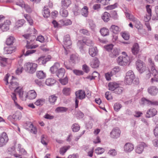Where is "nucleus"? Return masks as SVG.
<instances>
[{"mask_svg": "<svg viewBox=\"0 0 158 158\" xmlns=\"http://www.w3.org/2000/svg\"><path fill=\"white\" fill-rule=\"evenodd\" d=\"M136 68L139 73H142L145 71L148 73L146 74V78H149L151 76V73L147 67H146L145 64L142 61L140 60H138L136 62Z\"/></svg>", "mask_w": 158, "mask_h": 158, "instance_id": "1", "label": "nucleus"}, {"mask_svg": "<svg viewBox=\"0 0 158 158\" xmlns=\"http://www.w3.org/2000/svg\"><path fill=\"white\" fill-rule=\"evenodd\" d=\"M5 81L6 82V85L9 83V86L10 89L16 88L19 87V84L17 82V79L13 76H11L9 74H7L6 76Z\"/></svg>", "mask_w": 158, "mask_h": 158, "instance_id": "2", "label": "nucleus"}, {"mask_svg": "<svg viewBox=\"0 0 158 158\" xmlns=\"http://www.w3.org/2000/svg\"><path fill=\"white\" fill-rule=\"evenodd\" d=\"M148 63L151 66V73L153 77L151 79V82L153 83L154 82H158V71L155 69L154 62L152 61V59L149 58L148 60Z\"/></svg>", "mask_w": 158, "mask_h": 158, "instance_id": "3", "label": "nucleus"}, {"mask_svg": "<svg viewBox=\"0 0 158 158\" xmlns=\"http://www.w3.org/2000/svg\"><path fill=\"white\" fill-rule=\"evenodd\" d=\"M125 15L127 18L130 20L133 21L135 23V27L138 30H141L143 28V26L140 21L135 18L134 16L128 12H126Z\"/></svg>", "mask_w": 158, "mask_h": 158, "instance_id": "4", "label": "nucleus"}, {"mask_svg": "<svg viewBox=\"0 0 158 158\" xmlns=\"http://www.w3.org/2000/svg\"><path fill=\"white\" fill-rule=\"evenodd\" d=\"M38 65L35 63L27 62L25 63L24 65L25 70L30 73H33L36 70Z\"/></svg>", "mask_w": 158, "mask_h": 158, "instance_id": "5", "label": "nucleus"}, {"mask_svg": "<svg viewBox=\"0 0 158 158\" xmlns=\"http://www.w3.org/2000/svg\"><path fill=\"white\" fill-rule=\"evenodd\" d=\"M135 78L134 73L131 70L128 71L126 73L125 82L128 85L131 84Z\"/></svg>", "mask_w": 158, "mask_h": 158, "instance_id": "6", "label": "nucleus"}, {"mask_svg": "<svg viewBox=\"0 0 158 158\" xmlns=\"http://www.w3.org/2000/svg\"><path fill=\"white\" fill-rule=\"evenodd\" d=\"M63 42L64 45L63 47L65 51V55H67L68 54V52L65 48H70L72 45V42L69 35H67L64 36Z\"/></svg>", "mask_w": 158, "mask_h": 158, "instance_id": "7", "label": "nucleus"}, {"mask_svg": "<svg viewBox=\"0 0 158 158\" xmlns=\"http://www.w3.org/2000/svg\"><path fill=\"white\" fill-rule=\"evenodd\" d=\"M23 91L21 87H17L15 90L14 92L13 93H15L16 95H18L19 96V98L22 100H26V96L25 94H24Z\"/></svg>", "mask_w": 158, "mask_h": 158, "instance_id": "8", "label": "nucleus"}, {"mask_svg": "<svg viewBox=\"0 0 158 158\" xmlns=\"http://www.w3.org/2000/svg\"><path fill=\"white\" fill-rule=\"evenodd\" d=\"M48 41L42 35H40V42L43 43V44H40V48L43 52H46L49 51V49L47 47L46 43Z\"/></svg>", "mask_w": 158, "mask_h": 158, "instance_id": "9", "label": "nucleus"}, {"mask_svg": "<svg viewBox=\"0 0 158 158\" xmlns=\"http://www.w3.org/2000/svg\"><path fill=\"white\" fill-rule=\"evenodd\" d=\"M129 60V56L127 55L118 58V62L119 65L124 66L127 64Z\"/></svg>", "mask_w": 158, "mask_h": 158, "instance_id": "10", "label": "nucleus"}, {"mask_svg": "<svg viewBox=\"0 0 158 158\" xmlns=\"http://www.w3.org/2000/svg\"><path fill=\"white\" fill-rule=\"evenodd\" d=\"M8 138L6 134L3 132L0 136V147L5 145L7 143Z\"/></svg>", "mask_w": 158, "mask_h": 158, "instance_id": "11", "label": "nucleus"}, {"mask_svg": "<svg viewBox=\"0 0 158 158\" xmlns=\"http://www.w3.org/2000/svg\"><path fill=\"white\" fill-rule=\"evenodd\" d=\"M121 131L117 127L114 128L110 133V136L113 139H117L119 137L120 135Z\"/></svg>", "mask_w": 158, "mask_h": 158, "instance_id": "12", "label": "nucleus"}, {"mask_svg": "<svg viewBox=\"0 0 158 158\" xmlns=\"http://www.w3.org/2000/svg\"><path fill=\"white\" fill-rule=\"evenodd\" d=\"M150 5H147L146 6L147 11L148 13V15H146L144 17L143 20L145 23L148 22L150 19L151 17L152 16V10L150 8Z\"/></svg>", "mask_w": 158, "mask_h": 158, "instance_id": "13", "label": "nucleus"}, {"mask_svg": "<svg viewBox=\"0 0 158 158\" xmlns=\"http://www.w3.org/2000/svg\"><path fill=\"white\" fill-rule=\"evenodd\" d=\"M12 62L10 59L5 58L0 56V63L2 66H5L10 64Z\"/></svg>", "mask_w": 158, "mask_h": 158, "instance_id": "14", "label": "nucleus"}, {"mask_svg": "<svg viewBox=\"0 0 158 158\" xmlns=\"http://www.w3.org/2000/svg\"><path fill=\"white\" fill-rule=\"evenodd\" d=\"M10 24V21L6 20L4 23L0 24V28L3 31H6L9 30Z\"/></svg>", "mask_w": 158, "mask_h": 158, "instance_id": "15", "label": "nucleus"}, {"mask_svg": "<svg viewBox=\"0 0 158 158\" xmlns=\"http://www.w3.org/2000/svg\"><path fill=\"white\" fill-rule=\"evenodd\" d=\"M26 98H28L29 99H33L35 98L37 96V94L35 91L34 90H31L29 91L27 94Z\"/></svg>", "mask_w": 158, "mask_h": 158, "instance_id": "16", "label": "nucleus"}, {"mask_svg": "<svg viewBox=\"0 0 158 158\" xmlns=\"http://www.w3.org/2000/svg\"><path fill=\"white\" fill-rule=\"evenodd\" d=\"M148 93L152 95L155 96L158 93V89L154 86H151L148 89Z\"/></svg>", "mask_w": 158, "mask_h": 158, "instance_id": "17", "label": "nucleus"}, {"mask_svg": "<svg viewBox=\"0 0 158 158\" xmlns=\"http://www.w3.org/2000/svg\"><path fill=\"white\" fill-rule=\"evenodd\" d=\"M75 95L77 98L80 99H83L85 98V92L83 90H80L75 92Z\"/></svg>", "mask_w": 158, "mask_h": 158, "instance_id": "18", "label": "nucleus"}, {"mask_svg": "<svg viewBox=\"0 0 158 158\" xmlns=\"http://www.w3.org/2000/svg\"><path fill=\"white\" fill-rule=\"evenodd\" d=\"M21 113L19 111H16L12 116H9V119H13L14 121L19 120L21 118Z\"/></svg>", "mask_w": 158, "mask_h": 158, "instance_id": "19", "label": "nucleus"}, {"mask_svg": "<svg viewBox=\"0 0 158 158\" xmlns=\"http://www.w3.org/2000/svg\"><path fill=\"white\" fill-rule=\"evenodd\" d=\"M89 52L91 56L94 57L97 55L98 51L96 47L91 46L89 49Z\"/></svg>", "mask_w": 158, "mask_h": 158, "instance_id": "20", "label": "nucleus"}, {"mask_svg": "<svg viewBox=\"0 0 158 158\" xmlns=\"http://www.w3.org/2000/svg\"><path fill=\"white\" fill-rule=\"evenodd\" d=\"M157 111L154 108H151L147 112L146 116L147 118H150L156 114Z\"/></svg>", "mask_w": 158, "mask_h": 158, "instance_id": "21", "label": "nucleus"}, {"mask_svg": "<svg viewBox=\"0 0 158 158\" xmlns=\"http://www.w3.org/2000/svg\"><path fill=\"white\" fill-rule=\"evenodd\" d=\"M11 96L12 99L14 101V103L16 107L19 110H22L23 109V107L21 106L16 101V100H17V98L16 97V95L15 94L12 93V95H11Z\"/></svg>", "mask_w": 158, "mask_h": 158, "instance_id": "22", "label": "nucleus"}, {"mask_svg": "<svg viewBox=\"0 0 158 158\" xmlns=\"http://www.w3.org/2000/svg\"><path fill=\"white\" fill-rule=\"evenodd\" d=\"M27 128L30 130V131L34 134H36L37 132V129L35 127L33 126L32 124L31 123H28L27 124Z\"/></svg>", "mask_w": 158, "mask_h": 158, "instance_id": "23", "label": "nucleus"}, {"mask_svg": "<svg viewBox=\"0 0 158 158\" xmlns=\"http://www.w3.org/2000/svg\"><path fill=\"white\" fill-rule=\"evenodd\" d=\"M59 24L62 26H68L71 25L72 21L69 19H62L59 21Z\"/></svg>", "mask_w": 158, "mask_h": 158, "instance_id": "24", "label": "nucleus"}, {"mask_svg": "<svg viewBox=\"0 0 158 158\" xmlns=\"http://www.w3.org/2000/svg\"><path fill=\"white\" fill-rule=\"evenodd\" d=\"M90 65L93 68L98 67L99 66V61L98 59L96 57L94 58L91 62Z\"/></svg>", "mask_w": 158, "mask_h": 158, "instance_id": "25", "label": "nucleus"}, {"mask_svg": "<svg viewBox=\"0 0 158 158\" xmlns=\"http://www.w3.org/2000/svg\"><path fill=\"white\" fill-rule=\"evenodd\" d=\"M26 151L24 149H19L18 150V152L14 154L13 156L15 157H19L22 155H25L26 154Z\"/></svg>", "mask_w": 158, "mask_h": 158, "instance_id": "26", "label": "nucleus"}, {"mask_svg": "<svg viewBox=\"0 0 158 158\" xmlns=\"http://www.w3.org/2000/svg\"><path fill=\"white\" fill-rule=\"evenodd\" d=\"M139 50V46L138 44L137 43L134 44L131 48L132 53L134 55H136L138 53Z\"/></svg>", "mask_w": 158, "mask_h": 158, "instance_id": "27", "label": "nucleus"}, {"mask_svg": "<svg viewBox=\"0 0 158 158\" xmlns=\"http://www.w3.org/2000/svg\"><path fill=\"white\" fill-rule=\"evenodd\" d=\"M65 73V69L63 68H61L59 69L58 70L56 73V75L60 79H62L64 77Z\"/></svg>", "mask_w": 158, "mask_h": 158, "instance_id": "28", "label": "nucleus"}, {"mask_svg": "<svg viewBox=\"0 0 158 158\" xmlns=\"http://www.w3.org/2000/svg\"><path fill=\"white\" fill-rule=\"evenodd\" d=\"M79 61V59L77 56L75 54L72 55L70 56V62L73 63L75 64L78 63Z\"/></svg>", "mask_w": 158, "mask_h": 158, "instance_id": "29", "label": "nucleus"}, {"mask_svg": "<svg viewBox=\"0 0 158 158\" xmlns=\"http://www.w3.org/2000/svg\"><path fill=\"white\" fill-rule=\"evenodd\" d=\"M71 2L70 0H64L61 1L62 7L64 8H67L71 4Z\"/></svg>", "mask_w": 158, "mask_h": 158, "instance_id": "30", "label": "nucleus"}, {"mask_svg": "<svg viewBox=\"0 0 158 158\" xmlns=\"http://www.w3.org/2000/svg\"><path fill=\"white\" fill-rule=\"evenodd\" d=\"M119 50L117 48H114L112 50L110 56L111 57H115L119 55Z\"/></svg>", "mask_w": 158, "mask_h": 158, "instance_id": "31", "label": "nucleus"}, {"mask_svg": "<svg viewBox=\"0 0 158 158\" xmlns=\"http://www.w3.org/2000/svg\"><path fill=\"white\" fill-rule=\"evenodd\" d=\"M118 86L117 83L115 82H110L108 84L109 89L112 91H114Z\"/></svg>", "mask_w": 158, "mask_h": 158, "instance_id": "32", "label": "nucleus"}, {"mask_svg": "<svg viewBox=\"0 0 158 158\" xmlns=\"http://www.w3.org/2000/svg\"><path fill=\"white\" fill-rule=\"evenodd\" d=\"M110 17V14L107 12H105L102 16V18L105 22H107L109 20Z\"/></svg>", "mask_w": 158, "mask_h": 158, "instance_id": "33", "label": "nucleus"}, {"mask_svg": "<svg viewBox=\"0 0 158 158\" xmlns=\"http://www.w3.org/2000/svg\"><path fill=\"white\" fill-rule=\"evenodd\" d=\"M57 97L55 95H52L49 96L48 100L50 103L52 105L55 104L56 101Z\"/></svg>", "mask_w": 158, "mask_h": 158, "instance_id": "34", "label": "nucleus"}, {"mask_svg": "<svg viewBox=\"0 0 158 158\" xmlns=\"http://www.w3.org/2000/svg\"><path fill=\"white\" fill-rule=\"evenodd\" d=\"M15 47H6L4 48V52L6 54H10L12 53L15 49Z\"/></svg>", "mask_w": 158, "mask_h": 158, "instance_id": "35", "label": "nucleus"}, {"mask_svg": "<svg viewBox=\"0 0 158 158\" xmlns=\"http://www.w3.org/2000/svg\"><path fill=\"white\" fill-rule=\"evenodd\" d=\"M56 82V80L52 78L47 79L45 82L46 84L48 86H52Z\"/></svg>", "mask_w": 158, "mask_h": 158, "instance_id": "36", "label": "nucleus"}, {"mask_svg": "<svg viewBox=\"0 0 158 158\" xmlns=\"http://www.w3.org/2000/svg\"><path fill=\"white\" fill-rule=\"evenodd\" d=\"M89 13L88 8L86 6H84L82 8L81 10V14L84 17H87Z\"/></svg>", "mask_w": 158, "mask_h": 158, "instance_id": "37", "label": "nucleus"}, {"mask_svg": "<svg viewBox=\"0 0 158 158\" xmlns=\"http://www.w3.org/2000/svg\"><path fill=\"white\" fill-rule=\"evenodd\" d=\"M14 40L15 38L13 37L10 36L6 39V44L7 45H11L14 43Z\"/></svg>", "mask_w": 158, "mask_h": 158, "instance_id": "38", "label": "nucleus"}, {"mask_svg": "<svg viewBox=\"0 0 158 158\" xmlns=\"http://www.w3.org/2000/svg\"><path fill=\"white\" fill-rule=\"evenodd\" d=\"M43 14L44 17L45 18H48L50 16V12L47 7H44Z\"/></svg>", "mask_w": 158, "mask_h": 158, "instance_id": "39", "label": "nucleus"}, {"mask_svg": "<svg viewBox=\"0 0 158 158\" xmlns=\"http://www.w3.org/2000/svg\"><path fill=\"white\" fill-rule=\"evenodd\" d=\"M71 128L73 132H77L79 130L80 127L77 123H74L72 126Z\"/></svg>", "mask_w": 158, "mask_h": 158, "instance_id": "40", "label": "nucleus"}, {"mask_svg": "<svg viewBox=\"0 0 158 158\" xmlns=\"http://www.w3.org/2000/svg\"><path fill=\"white\" fill-rule=\"evenodd\" d=\"M60 14L62 17H66L68 15V11L65 9V8H62L60 11Z\"/></svg>", "mask_w": 158, "mask_h": 158, "instance_id": "41", "label": "nucleus"}, {"mask_svg": "<svg viewBox=\"0 0 158 158\" xmlns=\"http://www.w3.org/2000/svg\"><path fill=\"white\" fill-rule=\"evenodd\" d=\"M25 22V21L24 19H21L16 22L15 27V29H17L19 27L22 26Z\"/></svg>", "mask_w": 158, "mask_h": 158, "instance_id": "42", "label": "nucleus"}, {"mask_svg": "<svg viewBox=\"0 0 158 158\" xmlns=\"http://www.w3.org/2000/svg\"><path fill=\"white\" fill-rule=\"evenodd\" d=\"M110 30L113 33L117 34L119 31V28L117 26L112 25L110 27Z\"/></svg>", "mask_w": 158, "mask_h": 158, "instance_id": "43", "label": "nucleus"}, {"mask_svg": "<svg viewBox=\"0 0 158 158\" xmlns=\"http://www.w3.org/2000/svg\"><path fill=\"white\" fill-rule=\"evenodd\" d=\"M36 51L35 50H30L27 51L25 52V49L23 51V55L25 56H28L35 52Z\"/></svg>", "mask_w": 158, "mask_h": 158, "instance_id": "44", "label": "nucleus"}, {"mask_svg": "<svg viewBox=\"0 0 158 158\" xmlns=\"http://www.w3.org/2000/svg\"><path fill=\"white\" fill-rule=\"evenodd\" d=\"M101 35L103 36H106L109 35V31L106 28H102L100 31Z\"/></svg>", "mask_w": 158, "mask_h": 158, "instance_id": "45", "label": "nucleus"}, {"mask_svg": "<svg viewBox=\"0 0 158 158\" xmlns=\"http://www.w3.org/2000/svg\"><path fill=\"white\" fill-rule=\"evenodd\" d=\"M71 89L69 88L64 87L63 88L62 92L65 95H69L71 92Z\"/></svg>", "mask_w": 158, "mask_h": 158, "instance_id": "46", "label": "nucleus"}, {"mask_svg": "<svg viewBox=\"0 0 158 158\" xmlns=\"http://www.w3.org/2000/svg\"><path fill=\"white\" fill-rule=\"evenodd\" d=\"M83 43H85L88 46H90L93 44V42L89 38H85L82 40Z\"/></svg>", "mask_w": 158, "mask_h": 158, "instance_id": "47", "label": "nucleus"}, {"mask_svg": "<svg viewBox=\"0 0 158 158\" xmlns=\"http://www.w3.org/2000/svg\"><path fill=\"white\" fill-rule=\"evenodd\" d=\"M68 110V108L63 107H57L55 110V111L58 112H63L66 111Z\"/></svg>", "mask_w": 158, "mask_h": 158, "instance_id": "48", "label": "nucleus"}, {"mask_svg": "<svg viewBox=\"0 0 158 158\" xmlns=\"http://www.w3.org/2000/svg\"><path fill=\"white\" fill-rule=\"evenodd\" d=\"M24 16L30 25H33V20L30 15H25Z\"/></svg>", "mask_w": 158, "mask_h": 158, "instance_id": "49", "label": "nucleus"}, {"mask_svg": "<svg viewBox=\"0 0 158 158\" xmlns=\"http://www.w3.org/2000/svg\"><path fill=\"white\" fill-rule=\"evenodd\" d=\"M50 57H46L45 58V56H42L40 57V60H42V64H45L47 62L49 61L50 59Z\"/></svg>", "mask_w": 158, "mask_h": 158, "instance_id": "50", "label": "nucleus"}, {"mask_svg": "<svg viewBox=\"0 0 158 158\" xmlns=\"http://www.w3.org/2000/svg\"><path fill=\"white\" fill-rule=\"evenodd\" d=\"M38 46L39 45H38L30 44L28 43V41H27V43L26 45V47L27 49H34L38 47Z\"/></svg>", "mask_w": 158, "mask_h": 158, "instance_id": "51", "label": "nucleus"}, {"mask_svg": "<svg viewBox=\"0 0 158 158\" xmlns=\"http://www.w3.org/2000/svg\"><path fill=\"white\" fill-rule=\"evenodd\" d=\"M23 36L27 40H30L31 41L35 38V36L30 35L29 34H24L23 35Z\"/></svg>", "mask_w": 158, "mask_h": 158, "instance_id": "52", "label": "nucleus"}, {"mask_svg": "<svg viewBox=\"0 0 158 158\" xmlns=\"http://www.w3.org/2000/svg\"><path fill=\"white\" fill-rule=\"evenodd\" d=\"M155 12L156 15H154L152 17L153 20H158V6H156L155 7Z\"/></svg>", "mask_w": 158, "mask_h": 158, "instance_id": "53", "label": "nucleus"}, {"mask_svg": "<svg viewBox=\"0 0 158 158\" xmlns=\"http://www.w3.org/2000/svg\"><path fill=\"white\" fill-rule=\"evenodd\" d=\"M40 71H38L36 73V75L35 77V82L37 84L39 85L40 84L39 79H40Z\"/></svg>", "mask_w": 158, "mask_h": 158, "instance_id": "54", "label": "nucleus"}, {"mask_svg": "<svg viewBox=\"0 0 158 158\" xmlns=\"http://www.w3.org/2000/svg\"><path fill=\"white\" fill-rule=\"evenodd\" d=\"M73 73L76 75L80 76L84 74L83 72L81 70L74 69L73 70Z\"/></svg>", "mask_w": 158, "mask_h": 158, "instance_id": "55", "label": "nucleus"}, {"mask_svg": "<svg viewBox=\"0 0 158 158\" xmlns=\"http://www.w3.org/2000/svg\"><path fill=\"white\" fill-rule=\"evenodd\" d=\"M122 36L125 40H128L129 39V34L125 32H124L121 33Z\"/></svg>", "mask_w": 158, "mask_h": 158, "instance_id": "56", "label": "nucleus"}, {"mask_svg": "<svg viewBox=\"0 0 158 158\" xmlns=\"http://www.w3.org/2000/svg\"><path fill=\"white\" fill-rule=\"evenodd\" d=\"M120 68L118 66H116L111 71V73H112L113 75L115 74L116 73L120 71Z\"/></svg>", "mask_w": 158, "mask_h": 158, "instance_id": "57", "label": "nucleus"}, {"mask_svg": "<svg viewBox=\"0 0 158 158\" xmlns=\"http://www.w3.org/2000/svg\"><path fill=\"white\" fill-rule=\"evenodd\" d=\"M141 101L142 102V104H150L151 103H152V101L144 98H142Z\"/></svg>", "mask_w": 158, "mask_h": 158, "instance_id": "58", "label": "nucleus"}, {"mask_svg": "<svg viewBox=\"0 0 158 158\" xmlns=\"http://www.w3.org/2000/svg\"><path fill=\"white\" fill-rule=\"evenodd\" d=\"M148 147V145L143 142H140L138 145V148H144Z\"/></svg>", "mask_w": 158, "mask_h": 158, "instance_id": "59", "label": "nucleus"}, {"mask_svg": "<svg viewBox=\"0 0 158 158\" xmlns=\"http://www.w3.org/2000/svg\"><path fill=\"white\" fill-rule=\"evenodd\" d=\"M95 152L97 154H101L105 151V149H95Z\"/></svg>", "mask_w": 158, "mask_h": 158, "instance_id": "60", "label": "nucleus"}, {"mask_svg": "<svg viewBox=\"0 0 158 158\" xmlns=\"http://www.w3.org/2000/svg\"><path fill=\"white\" fill-rule=\"evenodd\" d=\"M122 107L121 105L119 103H116L114 106V109L115 110L118 111Z\"/></svg>", "mask_w": 158, "mask_h": 158, "instance_id": "61", "label": "nucleus"}, {"mask_svg": "<svg viewBox=\"0 0 158 158\" xmlns=\"http://www.w3.org/2000/svg\"><path fill=\"white\" fill-rule=\"evenodd\" d=\"M23 69L21 65H19V66L17 68L16 70V73L17 74H20L22 73Z\"/></svg>", "mask_w": 158, "mask_h": 158, "instance_id": "62", "label": "nucleus"}, {"mask_svg": "<svg viewBox=\"0 0 158 158\" xmlns=\"http://www.w3.org/2000/svg\"><path fill=\"white\" fill-rule=\"evenodd\" d=\"M122 88L118 86L114 90V92L117 94H120L122 93Z\"/></svg>", "mask_w": 158, "mask_h": 158, "instance_id": "63", "label": "nucleus"}, {"mask_svg": "<svg viewBox=\"0 0 158 158\" xmlns=\"http://www.w3.org/2000/svg\"><path fill=\"white\" fill-rule=\"evenodd\" d=\"M108 153L110 155L112 156H115L117 154V152L114 149L110 150L108 152Z\"/></svg>", "mask_w": 158, "mask_h": 158, "instance_id": "64", "label": "nucleus"}]
</instances>
